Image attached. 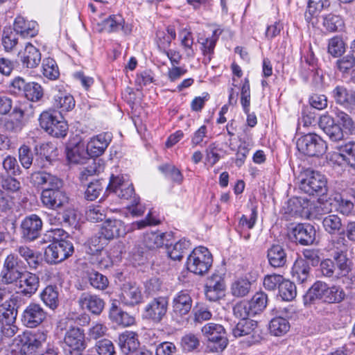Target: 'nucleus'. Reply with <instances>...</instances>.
Here are the masks:
<instances>
[{"label":"nucleus","instance_id":"obj_60","mask_svg":"<svg viewBox=\"0 0 355 355\" xmlns=\"http://www.w3.org/2000/svg\"><path fill=\"white\" fill-rule=\"evenodd\" d=\"M145 293L149 295L158 294L163 291V282L159 277H153L144 283Z\"/></svg>","mask_w":355,"mask_h":355},{"label":"nucleus","instance_id":"obj_46","mask_svg":"<svg viewBox=\"0 0 355 355\" xmlns=\"http://www.w3.org/2000/svg\"><path fill=\"white\" fill-rule=\"evenodd\" d=\"M322 25L327 31L336 32L343 30L345 24L340 16L329 14L324 17Z\"/></svg>","mask_w":355,"mask_h":355},{"label":"nucleus","instance_id":"obj_25","mask_svg":"<svg viewBox=\"0 0 355 355\" xmlns=\"http://www.w3.org/2000/svg\"><path fill=\"white\" fill-rule=\"evenodd\" d=\"M99 234L107 240L123 236L125 234L124 223L121 220L107 219L104 223Z\"/></svg>","mask_w":355,"mask_h":355},{"label":"nucleus","instance_id":"obj_34","mask_svg":"<svg viewBox=\"0 0 355 355\" xmlns=\"http://www.w3.org/2000/svg\"><path fill=\"white\" fill-rule=\"evenodd\" d=\"M269 264L273 268L284 267L287 261L285 250L280 245H272L267 251Z\"/></svg>","mask_w":355,"mask_h":355},{"label":"nucleus","instance_id":"obj_50","mask_svg":"<svg viewBox=\"0 0 355 355\" xmlns=\"http://www.w3.org/2000/svg\"><path fill=\"white\" fill-rule=\"evenodd\" d=\"M248 302L255 315L263 311L266 307L268 295L263 292L257 293Z\"/></svg>","mask_w":355,"mask_h":355},{"label":"nucleus","instance_id":"obj_54","mask_svg":"<svg viewBox=\"0 0 355 355\" xmlns=\"http://www.w3.org/2000/svg\"><path fill=\"white\" fill-rule=\"evenodd\" d=\"M345 297V293L343 289L339 286H334L329 287L327 285L324 302L327 303H340Z\"/></svg>","mask_w":355,"mask_h":355},{"label":"nucleus","instance_id":"obj_27","mask_svg":"<svg viewBox=\"0 0 355 355\" xmlns=\"http://www.w3.org/2000/svg\"><path fill=\"white\" fill-rule=\"evenodd\" d=\"M13 253L23 259L31 269H37L40 264V253L26 245H17Z\"/></svg>","mask_w":355,"mask_h":355},{"label":"nucleus","instance_id":"obj_29","mask_svg":"<svg viewBox=\"0 0 355 355\" xmlns=\"http://www.w3.org/2000/svg\"><path fill=\"white\" fill-rule=\"evenodd\" d=\"M327 284L322 281L315 282L303 297L304 304L307 306L316 300L324 302Z\"/></svg>","mask_w":355,"mask_h":355},{"label":"nucleus","instance_id":"obj_9","mask_svg":"<svg viewBox=\"0 0 355 355\" xmlns=\"http://www.w3.org/2000/svg\"><path fill=\"white\" fill-rule=\"evenodd\" d=\"M64 345L65 355L84 352L87 347L84 331L79 327H70L64 334Z\"/></svg>","mask_w":355,"mask_h":355},{"label":"nucleus","instance_id":"obj_33","mask_svg":"<svg viewBox=\"0 0 355 355\" xmlns=\"http://www.w3.org/2000/svg\"><path fill=\"white\" fill-rule=\"evenodd\" d=\"M109 318L116 324L123 327L130 326L135 322L133 316L123 311L116 303H112L110 308Z\"/></svg>","mask_w":355,"mask_h":355},{"label":"nucleus","instance_id":"obj_43","mask_svg":"<svg viewBox=\"0 0 355 355\" xmlns=\"http://www.w3.org/2000/svg\"><path fill=\"white\" fill-rule=\"evenodd\" d=\"M278 290L279 295L284 301H292L297 295V288L294 282L284 278Z\"/></svg>","mask_w":355,"mask_h":355},{"label":"nucleus","instance_id":"obj_13","mask_svg":"<svg viewBox=\"0 0 355 355\" xmlns=\"http://www.w3.org/2000/svg\"><path fill=\"white\" fill-rule=\"evenodd\" d=\"M106 191L114 193L121 200H130V202L136 196L132 184L125 181L122 175H112Z\"/></svg>","mask_w":355,"mask_h":355},{"label":"nucleus","instance_id":"obj_35","mask_svg":"<svg viewBox=\"0 0 355 355\" xmlns=\"http://www.w3.org/2000/svg\"><path fill=\"white\" fill-rule=\"evenodd\" d=\"M336 103L345 107L355 105V92L348 90L344 86L338 85L331 92Z\"/></svg>","mask_w":355,"mask_h":355},{"label":"nucleus","instance_id":"obj_42","mask_svg":"<svg viewBox=\"0 0 355 355\" xmlns=\"http://www.w3.org/2000/svg\"><path fill=\"white\" fill-rule=\"evenodd\" d=\"M190 247V242L188 240L180 239L174 245L167 247L168 257L173 260H180L183 257L184 252Z\"/></svg>","mask_w":355,"mask_h":355},{"label":"nucleus","instance_id":"obj_19","mask_svg":"<svg viewBox=\"0 0 355 355\" xmlns=\"http://www.w3.org/2000/svg\"><path fill=\"white\" fill-rule=\"evenodd\" d=\"M53 106L60 110V112H69L75 107V100L72 95L67 92L62 85H56L53 88Z\"/></svg>","mask_w":355,"mask_h":355},{"label":"nucleus","instance_id":"obj_38","mask_svg":"<svg viewBox=\"0 0 355 355\" xmlns=\"http://www.w3.org/2000/svg\"><path fill=\"white\" fill-rule=\"evenodd\" d=\"M166 234L161 232H147L144 235V244L149 250H155L164 244Z\"/></svg>","mask_w":355,"mask_h":355},{"label":"nucleus","instance_id":"obj_49","mask_svg":"<svg viewBox=\"0 0 355 355\" xmlns=\"http://www.w3.org/2000/svg\"><path fill=\"white\" fill-rule=\"evenodd\" d=\"M25 97L32 102L40 101L44 96V90L41 85L35 82L28 83L26 91L24 94Z\"/></svg>","mask_w":355,"mask_h":355},{"label":"nucleus","instance_id":"obj_36","mask_svg":"<svg viewBox=\"0 0 355 355\" xmlns=\"http://www.w3.org/2000/svg\"><path fill=\"white\" fill-rule=\"evenodd\" d=\"M223 31V29L220 28L215 29L213 31L212 36L210 38H207L201 43V51L205 56L203 62L205 64L211 61L212 55L214 52L216 44Z\"/></svg>","mask_w":355,"mask_h":355},{"label":"nucleus","instance_id":"obj_30","mask_svg":"<svg viewBox=\"0 0 355 355\" xmlns=\"http://www.w3.org/2000/svg\"><path fill=\"white\" fill-rule=\"evenodd\" d=\"M309 263L302 258L295 260L292 267L291 275L294 281L298 284L306 283L311 277Z\"/></svg>","mask_w":355,"mask_h":355},{"label":"nucleus","instance_id":"obj_44","mask_svg":"<svg viewBox=\"0 0 355 355\" xmlns=\"http://www.w3.org/2000/svg\"><path fill=\"white\" fill-rule=\"evenodd\" d=\"M181 46L183 47L188 58H194L195 51L193 49V37L192 33L187 28H183L179 33Z\"/></svg>","mask_w":355,"mask_h":355},{"label":"nucleus","instance_id":"obj_41","mask_svg":"<svg viewBox=\"0 0 355 355\" xmlns=\"http://www.w3.org/2000/svg\"><path fill=\"white\" fill-rule=\"evenodd\" d=\"M290 329L288 321L282 317H275L269 323V331L275 336L285 334Z\"/></svg>","mask_w":355,"mask_h":355},{"label":"nucleus","instance_id":"obj_23","mask_svg":"<svg viewBox=\"0 0 355 355\" xmlns=\"http://www.w3.org/2000/svg\"><path fill=\"white\" fill-rule=\"evenodd\" d=\"M78 302L83 309H87L91 313L96 315L101 313L105 306L103 299L89 293H83Z\"/></svg>","mask_w":355,"mask_h":355},{"label":"nucleus","instance_id":"obj_2","mask_svg":"<svg viewBox=\"0 0 355 355\" xmlns=\"http://www.w3.org/2000/svg\"><path fill=\"white\" fill-rule=\"evenodd\" d=\"M46 338V331H26L14 338L13 345L18 347L20 355H41Z\"/></svg>","mask_w":355,"mask_h":355},{"label":"nucleus","instance_id":"obj_37","mask_svg":"<svg viewBox=\"0 0 355 355\" xmlns=\"http://www.w3.org/2000/svg\"><path fill=\"white\" fill-rule=\"evenodd\" d=\"M339 156L352 168L355 170V141H348L338 147Z\"/></svg>","mask_w":355,"mask_h":355},{"label":"nucleus","instance_id":"obj_47","mask_svg":"<svg viewBox=\"0 0 355 355\" xmlns=\"http://www.w3.org/2000/svg\"><path fill=\"white\" fill-rule=\"evenodd\" d=\"M105 184V181L102 179L90 182L85 191V198L90 201L96 200L103 191Z\"/></svg>","mask_w":355,"mask_h":355},{"label":"nucleus","instance_id":"obj_39","mask_svg":"<svg viewBox=\"0 0 355 355\" xmlns=\"http://www.w3.org/2000/svg\"><path fill=\"white\" fill-rule=\"evenodd\" d=\"M58 291L56 286H48L40 293L42 302L52 310L55 309L59 304Z\"/></svg>","mask_w":355,"mask_h":355},{"label":"nucleus","instance_id":"obj_6","mask_svg":"<svg viewBox=\"0 0 355 355\" xmlns=\"http://www.w3.org/2000/svg\"><path fill=\"white\" fill-rule=\"evenodd\" d=\"M296 146L299 152L309 157L322 156L327 150L326 141L315 133H309L298 138Z\"/></svg>","mask_w":355,"mask_h":355},{"label":"nucleus","instance_id":"obj_57","mask_svg":"<svg viewBox=\"0 0 355 355\" xmlns=\"http://www.w3.org/2000/svg\"><path fill=\"white\" fill-rule=\"evenodd\" d=\"M336 67L343 74H349L355 67V56L353 54H347L337 60Z\"/></svg>","mask_w":355,"mask_h":355},{"label":"nucleus","instance_id":"obj_45","mask_svg":"<svg viewBox=\"0 0 355 355\" xmlns=\"http://www.w3.org/2000/svg\"><path fill=\"white\" fill-rule=\"evenodd\" d=\"M251 288V282L248 279L240 278L235 280L231 285V293L236 297L246 296Z\"/></svg>","mask_w":355,"mask_h":355},{"label":"nucleus","instance_id":"obj_7","mask_svg":"<svg viewBox=\"0 0 355 355\" xmlns=\"http://www.w3.org/2000/svg\"><path fill=\"white\" fill-rule=\"evenodd\" d=\"M40 127L49 135L56 138H64L68 132V124L61 116L50 112H43L40 116Z\"/></svg>","mask_w":355,"mask_h":355},{"label":"nucleus","instance_id":"obj_22","mask_svg":"<svg viewBox=\"0 0 355 355\" xmlns=\"http://www.w3.org/2000/svg\"><path fill=\"white\" fill-rule=\"evenodd\" d=\"M315 233V227L309 223H299L293 229L295 242L302 245L313 244Z\"/></svg>","mask_w":355,"mask_h":355},{"label":"nucleus","instance_id":"obj_5","mask_svg":"<svg viewBox=\"0 0 355 355\" xmlns=\"http://www.w3.org/2000/svg\"><path fill=\"white\" fill-rule=\"evenodd\" d=\"M212 263V254L207 248L203 246L193 249L187 259V270L200 276L207 273Z\"/></svg>","mask_w":355,"mask_h":355},{"label":"nucleus","instance_id":"obj_24","mask_svg":"<svg viewBox=\"0 0 355 355\" xmlns=\"http://www.w3.org/2000/svg\"><path fill=\"white\" fill-rule=\"evenodd\" d=\"M120 300L124 304L134 306L142 302L143 295L140 288L135 284L125 283L121 288Z\"/></svg>","mask_w":355,"mask_h":355},{"label":"nucleus","instance_id":"obj_15","mask_svg":"<svg viewBox=\"0 0 355 355\" xmlns=\"http://www.w3.org/2000/svg\"><path fill=\"white\" fill-rule=\"evenodd\" d=\"M40 283L39 276L26 270L14 284L17 288V293L30 298L38 290Z\"/></svg>","mask_w":355,"mask_h":355},{"label":"nucleus","instance_id":"obj_14","mask_svg":"<svg viewBox=\"0 0 355 355\" xmlns=\"http://www.w3.org/2000/svg\"><path fill=\"white\" fill-rule=\"evenodd\" d=\"M202 334L213 343L216 351L223 350L227 345L225 328L218 324L207 323L202 328Z\"/></svg>","mask_w":355,"mask_h":355},{"label":"nucleus","instance_id":"obj_32","mask_svg":"<svg viewBox=\"0 0 355 355\" xmlns=\"http://www.w3.org/2000/svg\"><path fill=\"white\" fill-rule=\"evenodd\" d=\"M14 31L23 37H33L37 34V24L35 21H26L21 16H17L13 24Z\"/></svg>","mask_w":355,"mask_h":355},{"label":"nucleus","instance_id":"obj_53","mask_svg":"<svg viewBox=\"0 0 355 355\" xmlns=\"http://www.w3.org/2000/svg\"><path fill=\"white\" fill-rule=\"evenodd\" d=\"M123 24L121 15H112L103 21V28L108 33L116 32L124 28Z\"/></svg>","mask_w":355,"mask_h":355},{"label":"nucleus","instance_id":"obj_4","mask_svg":"<svg viewBox=\"0 0 355 355\" xmlns=\"http://www.w3.org/2000/svg\"><path fill=\"white\" fill-rule=\"evenodd\" d=\"M26 264L15 253L8 254L3 263L0 272V283L3 285H12L26 270Z\"/></svg>","mask_w":355,"mask_h":355},{"label":"nucleus","instance_id":"obj_48","mask_svg":"<svg viewBox=\"0 0 355 355\" xmlns=\"http://www.w3.org/2000/svg\"><path fill=\"white\" fill-rule=\"evenodd\" d=\"M42 74L49 80H55L59 77L60 71L54 59L47 58L43 60Z\"/></svg>","mask_w":355,"mask_h":355},{"label":"nucleus","instance_id":"obj_59","mask_svg":"<svg viewBox=\"0 0 355 355\" xmlns=\"http://www.w3.org/2000/svg\"><path fill=\"white\" fill-rule=\"evenodd\" d=\"M86 218L92 223H97L103 220L105 217V211L100 205H91L86 211Z\"/></svg>","mask_w":355,"mask_h":355},{"label":"nucleus","instance_id":"obj_26","mask_svg":"<svg viewBox=\"0 0 355 355\" xmlns=\"http://www.w3.org/2000/svg\"><path fill=\"white\" fill-rule=\"evenodd\" d=\"M118 345L121 352L125 355H130L140 343L137 334L134 331H125L119 334Z\"/></svg>","mask_w":355,"mask_h":355},{"label":"nucleus","instance_id":"obj_10","mask_svg":"<svg viewBox=\"0 0 355 355\" xmlns=\"http://www.w3.org/2000/svg\"><path fill=\"white\" fill-rule=\"evenodd\" d=\"M43 223L37 214H31L22 219L20 226V236L25 242H33L37 239L42 233Z\"/></svg>","mask_w":355,"mask_h":355},{"label":"nucleus","instance_id":"obj_63","mask_svg":"<svg viewBox=\"0 0 355 355\" xmlns=\"http://www.w3.org/2000/svg\"><path fill=\"white\" fill-rule=\"evenodd\" d=\"M94 347L98 355H116L114 345L109 339L98 341Z\"/></svg>","mask_w":355,"mask_h":355},{"label":"nucleus","instance_id":"obj_28","mask_svg":"<svg viewBox=\"0 0 355 355\" xmlns=\"http://www.w3.org/2000/svg\"><path fill=\"white\" fill-rule=\"evenodd\" d=\"M19 55L23 67L28 69L36 67L41 62V53L39 49L31 44H26L24 51L19 53Z\"/></svg>","mask_w":355,"mask_h":355},{"label":"nucleus","instance_id":"obj_62","mask_svg":"<svg viewBox=\"0 0 355 355\" xmlns=\"http://www.w3.org/2000/svg\"><path fill=\"white\" fill-rule=\"evenodd\" d=\"M308 202L304 198H293L288 201V212L292 215L301 214Z\"/></svg>","mask_w":355,"mask_h":355},{"label":"nucleus","instance_id":"obj_56","mask_svg":"<svg viewBox=\"0 0 355 355\" xmlns=\"http://www.w3.org/2000/svg\"><path fill=\"white\" fill-rule=\"evenodd\" d=\"M345 51V44L341 37L336 36L329 40L328 53L335 58L341 56Z\"/></svg>","mask_w":355,"mask_h":355},{"label":"nucleus","instance_id":"obj_52","mask_svg":"<svg viewBox=\"0 0 355 355\" xmlns=\"http://www.w3.org/2000/svg\"><path fill=\"white\" fill-rule=\"evenodd\" d=\"M88 279L90 285L97 290L103 291L109 285L107 277L95 270L89 272Z\"/></svg>","mask_w":355,"mask_h":355},{"label":"nucleus","instance_id":"obj_40","mask_svg":"<svg viewBox=\"0 0 355 355\" xmlns=\"http://www.w3.org/2000/svg\"><path fill=\"white\" fill-rule=\"evenodd\" d=\"M89 261L100 269H107L113 266V261L110 254L105 250L92 254Z\"/></svg>","mask_w":355,"mask_h":355},{"label":"nucleus","instance_id":"obj_17","mask_svg":"<svg viewBox=\"0 0 355 355\" xmlns=\"http://www.w3.org/2000/svg\"><path fill=\"white\" fill-rule=\"evenodd\" d=\"M192 299L187 291L178 292L172 302V316L178 322L187 315L192 307Z\"/></svg>","mask_w":355,"mask_h":355},{"label":"nucleus","instance_id":"obj_18","mask_svg":"<svg viewBox=\"0 0 355 355\" xmlns=\"http://www.w3.org/2000/svg\"><path fill=\"white\" fill-rule=\"evenodd\" d=\"M319 127L332 141H340L344 138L343 130L334 118L328 114L322 115L318 121Z\"/></svg>","mask_w":355,"mask_h":355},{"label":"nucleus","instance_id":"obj_61","mask_svg":"<svg viewBox=\"0 0 355 355\" xmlns=\"http://www.w3.org/2000/svg\"><path fill=\"white\" fill-rule=\"evenodd\" d=\"M234 314L236 317L241 320H249L248 318L254 316V313L248 301H243L237 303L233 309Z\"/></svg>","mask_w":355,"mask_h":355},{"label":"nucleus","instance_id":"obj_8","mask_svg":"<svg viewBox=\"0 0 355 355\" xmlns=\"http://www.w3.org/2000/svg\"><path fill=\"white\" fill-rule=\"evenodd\" d=\"M168 307V297L163 296L154 297L144 306L142 317L154 324H159L166 318Z\"/></svg>","mask_w":355,"mask_h":355},{"label":"nucleus","instance_id":"obj_64","mask_svg":"<svg viewBox=\"0 0 355 355\" xmlns=\"http://www.w3.org/2000/svg\"><path fill=\"white\" fill-rule=\"evenodd\" d=\"M18 154L21 166L26 169L30 168L33 161V156L31 148L28 146L23 145L19 148Z\"/></svg>","mask_w":355,"mask_h":355},{"label":"nucleus","instance_id":"obj_51","mask_svg":"<svg viewBox=\"0 0 355 355\" xmlns=\"http://www.w3.org/2000/svg\"><path fill=\"white\" fill-rule=\"evenodd\" d=\"M333 257L337 274L340 276L347 275L350 271V261L347 257V253L334 254Z\"/></svg>","mask_w":355,"mask_h":355},{"label":"nucleus","instance_id":"obj_21","mask_svg":"<svg viewBox=\"0 0 355 355\" xmlns=\"http://www.w3.org/2000/svg\"><path fill=\"white\" fill-rule=\"evenodd\" d=\"M110 132H103L92 137L87 145V152L92 157L101 155L112 141Z\"/></svg>","mask_w":355,"mask_h":355},{"label":"nucleus","instance_id":"obj_1","mask_svg":"<svg viewBox=\"0 0 355 355\" xmlns=\"http://www.w3.org/2000/svg\"><path fill=\"white\" fill-rule=\"evenodd\" d=\"M51 233L53 240L44 251V259L48 263L57 264L72 255L73 245L70 241L62 238L67 234L64 230L55 229Z\"/></svg>","mask_w":355,"mask_h":355},{"label":"nucleus","instance_id":"obj_11","mask_svg":"<svg viewBox=\"0 0 355 355\" xmlns=\"http://www.w3.org/2000/svg\"><path fill=\"white\" fill-rule=\"evenodd\" d=\"M232 334L235 338L246 336L248 345L261 340V330L257 322L253 320H241L232 329Z\"/></svg>","mask_w":355,"mask_h":355},{"label":"nucleus","instance_id":"obj_3","mask_svg":"<svg viewBox=\"0 0 355 355\" xmlns=\"http://www.w3.org/2000/svg\"><path fill=\"white\" fill-rule=\"evenodd\" d=\"M299 188L310 196H323L327 193V180L320 172L311 168L304 170L299 175Z\"/></svg>","mask_w":355,"mask_h":355},{"label":"nucleus","instance_id":"obj_55","mask_svg":"<svg viewBox=\"0 0 355 355\" xmlns=\"http://www.w3.org/2000/svg\"><path fill=\"white\" fill-rule=\"evenodd\" d=\"M3 169L8 175H19L21 170L17 159L10 155H7L2 161Z\"/></svg>","mask_w":355,"mask_h":355},{"label":"nucleus","instance_id":"obj_20","mask_svg":"<svg viewBox=\"0 0 355 355\" xmlns=\"http://www.w3.org/2000/svg\"><path fill=\"white\" fill-rule=\"evenodd\" d=\"M225 284L222 277L213 274L207 281L205 294L208 300L216 302L223 296Z\"/></svg>","mask_w":355,"mask_h":355},{"label":"nucleus","instance_id":"obj_58","mask_svg":"<svg viewBox=\"0 0 355 355\" xmlns=\"http://www.w3.org/2000/svg\"><path fill=\"white\" fill-rule=\"evenodd\" d=\"M58 219L65 227H76L78 224V216L76 211L72 208H66L62 212L58 213Z\"/></svg>","mask_w":355,"mask_h":355},{"label":"nucleus","instance_id":"obj_31","mask_svg":"<svg viewBox=\"0 0 355 355\" xmlns=\"http://www.w3.org/2000/svg\"><path fill=\"white\" fill-rule=\"evenodd\" d=\"M322 226L325 232L334 236L344 234V226L341 218L337 214H329L322 218Z\"/></svg>","mask_w":355,"mask_h":355},{"label":"nucleus","instance_id":"obj_12","mask_svg":"<svg viewBox=\"0 0 355 355\" xmlns=\"http://www.w3.org/2000/svg\"><path fill=\"white\" fill-rule=\"evenodd\" d=\"M40 200L44 207L55 210L66 207L69 205V198L62 187L55 189H43Z\"/></svg>","mask_w":355,"mask_h":355},{"label":"nucleus","instance_id":"obj_16","mask_svg":"<svg viewBox=\"0 0 355 355\" xmlns=\"http://www.w3.org/2000/svg\"><path fill=\"white\" fill-rule=\"evenodd\" d=\"M47 313L37 303L31 302L24 310L21 321L29 328H35L41 324L46 318Z\"/></svg>","mask_w":355,"mask_h":355}]
</instances>
